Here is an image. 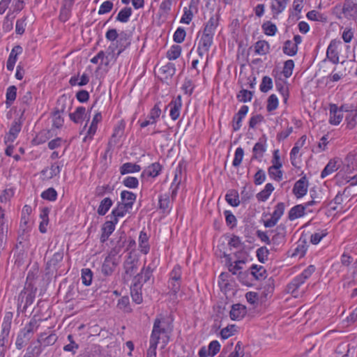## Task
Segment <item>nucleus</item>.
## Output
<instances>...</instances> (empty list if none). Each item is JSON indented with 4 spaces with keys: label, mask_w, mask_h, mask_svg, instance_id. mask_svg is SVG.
Instances as JSON below:
<instances>
[{
    "label": "nucleus",
    "mask_w": 357,
    "mask_h": 357,
    "mask_svg": "<svg viewBox=\"0 0 357 357\" xmlns=\"http://www.w3.org/2000/svg\"><path fill=\"white\" fill-rule=\"evenodd\" d=\"M136 197V195L133 192L127 190H123L121 193V203H123L128 208H132Z\"/></svg>",
    "instance_id": "25"
},
{
    "label": "nucleus",
    "mask_w": 357,
    "mask_h": 357,
    "mask_svg": "<svg viewBox=\"0 0 357 357\" xmlns=\"http://www.w3.org/2000/svg\"><path fill=\"white\" fill-rule=\"evenodd\" d=\"M42 352L40 344L37 345H30L26 349V352L24 357H38Z\"/></svg>",
    "instance_id": "44"
},
{
    "label": "nucleus",
    "mask_w": 357,
    "mask_h": 357,
    "mask_svg": "<svg viewBox=\"0 0 357 357\" xmlns=\"http://www.w3.org/2000/svg\"><path fill=\"white\" fill-rule=\"evenodd\" d=\"M274 235L272 236L271 243L274 245H282L285 242L286 227L284 225H278L275 229L273 230Z\"/></svg>",
    "instance_id": "9"
},
{
    "label": "nucleus",
    "mask_w": 357,
    "mask_h": 357,
    "mask_svg": "<svg viewBox=\"0 0 357 357\" xmlns=\"http://www.w3.org/2000/svg\"><path fill=\"white\" fill-rule=\"evenodd\" d=\"M219 24L218 15H213L211 17L208 22L206 24L203 30L202 35L211 36L213 38L215 31Z\"/></svg>",
    "instance_id": "14"
},
{
    "label": "nucleus",
    "mask_w": 357,
    "mask_h": 357,
    "mask_svg": "<svg viewBox=\"0 0 357 357\" xmlns=\"http://www.w3.org/2000/svg\"><path fill=\"white\" fill-rule=\"evenodd\" d=\"M283 52L290 56H294L298 52L296 44H294L291 40H286L282 48Z\"/></svg>",
    "instance_id": "38"
},
{
    "label": "nucleus",
    "mask_w": 357,
    "mask_h": 357,
    "mask_svg": "<svg viewBox=\"0 0 357 357\" xmlns=\"http://www.w3.org/2000/svg\"><path fill=\"white\" fill-rule=\"evenodd\" d=\"M63 259V250H60L56 252L53 257L51 258L50 261L47 263L46 269L49 271V272L53 271L54 270H56L58 268V265L60 262L62 261Z\"/></svg>",
    "instance_id": "20"
},
{
    "label": "nucleus",
    "mask_w": 357,
    "mask_h": 357,
    "mask_svg": "<svg viewBox=\"0 0 357 357\" xmlns=\"http://www.w3.org/2000/svg\"><path fill=\"white\" fill-rule=\"evenodd\" d=\"M274 190V187L271 183H267L263 190L257 194L256 197L259 201L265 202L271 192Z\"/></svg>",
    "instance_id": "36"
},
{
    "label": "nucleus",
    "mask_w": 357,
    "mask_h": 357,
    "mask_svg": "<svg viewBox=\"0 0 357 357\" xmlns=\"http://www.w3.org/2000/svg\"><path fill=\"white\" fill-rule=\"evenodd\" d=\"M308 181L305 176L298 180L293 188V193L297 198H301L307 194Z\"/></svg>",
    "instance_id": "6"
},
{
    "label": "nucleus",
    "mask_w": 357,
    "mask_h": 357,
    "mask_svg": "<svg viewBox=\"0 0 357 357\" xmlns=\"http://www.w3.org/2000/svg\"><path fill=\"white\" fill-rule=\"evenodd\" d=\"M161 171V165L158 162H155L148 167L146 169H145L142 176L146 174L149 176L156 177L159 175Z\"/></svg>",
    "instance_id": "35"
},
{
    "label": "nucleus",
    "mask_w": 357,
    "mask_h": 357,
    "mask_svg": "<svg viewBox=\"0 0 357 357\" xmlns=\"http://www.w3.org/2000/svg\"><path fill=\"white\" fill-rule=\"evenodd\" d=\"M93 273L89 268H84L82 271V280L84 285L89 286L91 284Z\"/></svg>",
    "instance_id": "54"
},
{
    "label": "nucleus",
    "mask_w": 357,
    "mask_h": 357,
    "mask_svg": "<svg viewBox=\"0 0 357 357\" xmlns=\"http://www.w3.org/2000/svg\"><path fill=\"white\" fill-rule=\"evenodd\" d=\"M251 273L257 280H259L266 278V271L262 266L252 265Z\"/></svg>",
    "instance_id": "46"
},
{
    "label": "nucleus",
    "mask_w": 357,
    "mask_h": 357,
    "mask_svg": "<svg viewBox=\"0 0 357 357\" xmlns=\"http://www.w3.org/2000/svg\"><path fill=\"white\" fill-rule=\"evenodd\" d=\"M166 332L165 328L161 326V321L156 319L154 321L153 328L151 336V340L159 342L160 335Z\"/></svg>",
    "instance_id": "26"
},
{
    "label": "nucleus",
    "mask_w": 357,
    "mask_h": 357,
    "mask_svg": "<svg viewBox=\"0 0 357 357\" xmlns=\"http://www.w3.org/2000/svg\"><path fill=\"white\" fill-rule=\"evenodd\" d=\"M148 236L146 232L142 231L139 237V247L141 248V252L146 254L149 250V246L148 244Z\"/></svg>",
    "instance_id": "42"
},
{
    "label": "nucleus",
    "mask_w": 357,
    "mask_h": 357,
    "mask_svg": "<svg viewBox=\"0 0 357 357\" xmlns=\"http://www.w3.org/2000/svg\"><path fill=\"white\" fill-rule=\"evenodd\" d=\"M340 43V41L332 40L327 48L326 57L334 64H337L339 63V52L337 47Z\"/></svg>",
    "instance_id": "13"
},
{
    "label": "nucleus",
    "mask_w": 357,
    "mask_h": 357,
    "mask_svg": "<svg viewBox=\"0 0 357 357\" xmlns=\"http://www.w3.org/2000/svg\"><path fill=\"white\" fill-rule=\"evenodd\" d=\"M78 79H79L78 75L71 77V78L69 80V84L71 86L78 85L79 86H82L86 85L89 82V76L86 73H84L81 76L79 82H78Z\"/></svg>",
    "instance_id": "40"
},
{
    "label": "nucleus",
    "mask_w": 357,
    "mask_h": 357,
    "mask_svg": "<svg viewBox=\"0 0 357 357\" xmlns=\"http://www.w3.org/2000/svg\"><path fill=\"white\" fill-rule=\"evenodd\" d=\"M68 340L70 343L63 347V350L65 351L72 352L73 354H75L79 348V345L74 341L73 336L71 334L68 335Z\"/></svg>",
    "instance_id": "52"
},
{
    "label": "nucleus",
    "mask_w": 357,
    "mask_h": 357,
    "mask_svg": "<svg viewBox=\"0 0 357 357\" xmlns=\"http://www.w3.org/2000/svg\"><path fill=\"white\" fill-rule=\"evenodd\" d=\"M32 211L31 207L29 205H25L22 211V217L20 220V228L25 231L27 228V224L29 221V215Z\"/></svg>",
    "instance_id": "29"
},
{
    "label": "nucleus",
    "mask_w": 357,
    "mask_h": 357,
    "mask_svg": "<svg viewBox=\"0 0 357 357\" xmlns=\"http://www.w3.org/2000/svg\"><path fill=\"white\" fill-rule=\"evenodd\" d=\"M330 114V123L333 125H338L342 119V115L337 114V107L336 105H333L331 106Z\"/></svg>",
    "instance_id": "39"
},
{
    "label": "nucleus",
    "mask_w": 357,
    "mask_h": 357,
    "mask_svg": "<svg viewBox=\"0 0 357 357\" xmlns=\"http://www.w3.org/2000/svg\"><path fill=\"white\" fill-rule=\"evenodd\" d=\"M273 87L272 79L268 76H264L262 78L261 83L260 84V90L261 92L266 93Z\"/></svg>",
    "instance_id": "57"
},
{
    "label": "nucleus",
    "mask_w": 357,
    "mask_h": 357,
    "mask_svg": "<svg viewBox=\"0 0 357 357\" xmlns=\"http://www.w3.org/2000/svg\"><path fill=\"white\" fill-rule=\"evenodd\" d=\"M132 15V9L130 7L123 8L117 15L116 20L121 22H127Z\"/></svg>",
    "instance_id": "48"
},
{
    "label": "nucleus",
    "mask_w": 357,
    "mask_h": 357,
    "mask_svg": "<svg viewBox=\"0 0 357 357\" xmlns=\"http://www.w3.org/2000/svg\"><path fill=\"white\" fill-rule=\"evenodd\" d=\"M315 267L313 265L307 266L301 274L296 276L291 283L287 286L288 290L294 292L298 287L303 284L307 279H308L312 274L314 272Z\"/></svg>",
    "instance_id": "2"
},
{
    "label": "nucleus",
    "mask_w": 357,
    "mask_h": 357,
    "mask_svg": "<svg viewBox=\"0 0 357 357\" xmlns=\"http://www.w3.org/2000/svg\"><path fill=\"white\" fill-rule=\"evenodd\" d=\"M236 331V326L235 325H229L221 330L220 336L222 339L225 340L233 335Z\"/></svg>",
    "instance_id": "56"
},
{
    "label": "nucleus",
    "mask_w": 357,
    "mask_h": 357,
    "mask_svg": "<svg viewBox=\"0 0 357 357\" xmlns=\"http://www.w3.org/2000/svg\"><path fill=\"white\" fill-rule=\"evenodd\" d=\"M22 128V123L20 119L15 120L11 127L9 130V132L5 135L4 142L5 144L12 143L17 138L18 133L20 132Z\"/></svg>",
    "instance_id": "10"
},
{
    "label": "nucleus",
    "mask_w": 357,
    "mask_h": 357,
    "mask_svg": "<svg viewBox=\"0 0 357 357\" xmlns=\"http://www.w3.org/2000/svg\"><path fill=\"white\" fill-rule=\"evenodd\" d=\"M113 202L109 197L104 198L100 203L97 213L100 215H105L112 206Z\"/></svg>",
    "instance_id": "32"
},
{
    "label": "nucleus",
    "mask_w": 357,
    "mask_h": 357,
    "mask_svg": "<svg viewBox=\"0 0 357 357\" xmlns=\"http://www.w3.org/2000/svg\"><path fill=\"white\" fill-rule=\"evenodd\" d=\"M213 38L211 36L201 35L198 43L197 52L202 57L206 52H208L213 44Z\"/></svg>",
    "instance_id": "12"
},
{
    "label": "nucleus",
    "mask_w": 357,
    "mask_h": 357,
    "mask_svg": "<svg viewBox=\"0 0 357 357\" xmlns=\"http://www.w3.org/2000/svg\"><path fill=\"white\" fill-rule=\"evenodd\" d=\"M130 45V36L125 31H121L119 33V37L115 43L112 44L113 46L118 50L117 55H119Z\"/></svg>",
    "instance_id": "7"
},
{
    "label": "nucleus",
    "mask_w": 357,
    "mask_h": 357,
    "mask_svg": "<svg viewBox=\"0 0 357 357\" xmlns=\"http://www.w3.org/2000/svg\"><path fill=\"white\" fill-rule=\"evenodd\" d=\"M285 84L286 82L282 80L275 82L276 89L283 96L284 102L287 100L289 97V89Z\"/></svg>",
    "instance_id": "49"
},
{
    "label": "nucleus",
    "mask_w": 357,
    "mask_h": 357,
    "mask_svg": "<svg viewBox=\"0 0 357 357\" xmlns=\"http://www.w3.org/2000/svg\"><path fill=\"white\" fill-rule=\"evenodd\" d=\"M289 0H273L271 10L275 15L282 13L286 8Z\"/></svg>",
    "instance_id": "34"
},
{
    "label": "nucleus",
    "mask_w": 357,
    "mask_h": 357,
    "mask_svg": "<svg viewBox=\"0 0 357 357\" xmlns=\"http://www.w3.org/2000/svg\"><path fill=\"white\" fill-rule=\"evenodd\" d=\"M181 53V47L178 45H173L167 52V56L169 60H174L178 58Z\"/></svg>",
    "instance_id": "50"
},
{
    "label": "nucleus",
    "mask_w": 357,
    "mask_h": 357,
    "mask_svg": "<svg viewBox=\"0 0 357 357\" xmlns=\"http://www.w3.org/2000/svg\"><path fill=\"white\" fill-rule=\"evenodd\" d=\"M66 100V98L64 96L60 98L57 101L58 105H59L61 102H65ZM65 107V104L63 103L61 107L57 108L52 114L53 126L56 128H59L63 126V119L61 117V113H63L64 112Z\"/></svg>",
    "instance_id": "8"
},
{
    "label": "nucleus",
    "mask_w": 357,
    "mask_h": 357,
    "mask_svg": "<svg viewBox=\"0 0 357 357\" xmlns=\"http://www.w3.org/2000/svg\"><path fill=\"white\" fill-rule=\"evenodd\" d=\"M142 284L137 282V284H132L130 287V294L132 298L135 303L139 304L142 302Z\"/></svg>",
    "instance_id": "24"
},
{
    "label": "nucleus",
    "mask_w": 357,
    "mask_h": 357,
    "mask_svg": "<svg viewBox=\"0 0 357 357\" xmlns=\"http://www.w3.org/2000/svg\"><path fill=\"white\" fill-rule=\"evenodd\" d=\"M264 33L268 36H274L277 32V26L275 24L269 21L264 22L262 25Z\"/></svg>",
    "instance_id": "58"
},
{
    "label": "nucleus",
    "mask_w": 357,
    "mask_h": 357,
    "mask_svg": "<svg viewBox=\"0 0 357 357\" xmlns=\"http://www.w3.org/2000/svg\"><path fill=\"white\" fill-rule=\"evenodd\" d=\"M248 112V107L243 105L238 112L233 118V130H238L241 127V121Z\"/></svg>",
    "instance_id": "21"
},
{
    "label": "nucleus",
    "mask_w": 357,
    "mask_h": 357,
    "mask_svg": "<svg viewBox=\"0 0 357 357\" xmlns=\"http://www.w3.org/2000/svg\"><path fill=\"white\" fill-rule=\"evenodd\" d=\"M152 273L153 268L150 266H148L146 268L144 267L141 272L135 276L132 284H137V282L138 281L139 284L143 285L144 283L150 280L152 276Z\"/></svg>",
    "instance_id": "17"
},
{
    "label": "nucleus",
    "mask_w": 357,
    "mask_h": 357,
    "mask_svg": "<svg viewBox=\"0 0 357 357\" xmlns=\"http://www.w3.org/2000/svg\"><path fill=\"white\" fill-rule=\"evenodd\" d=\"M130 209L124 204L118 202L116 206L112 211L111 219L114 220V222H118L119 218L123 217Z\"/></svg>",
    "instance_id": "22"
},
{
    "label": "nucleus",
    "mask_w": 357,
    "mask_h": 357,
    "mask_svg": "<svg viewBox=\"0 0 357 357\" xmlns=\"http://www.w3.org/2000/svg\"><path fill=\"white\" fill-rule=\"evenodd\" d=\"M102 120V115L100 112H98L95 114L93 116V119L92 120V122L91 123V126L88 130V135L90 136V138L92 137V136L96 133L97 130V125L98 123L101 121Z\"/></svg>",
    "instance_id": "43"
},
{
    "label": "nucleus",
    "mask_w": 357,
    "mask_h": 357,
    "mask_svg": "<svg viewBox=\"0 0 357 357\" xmlns=\"http://www.w3.org/2000/svg\"><path fill=\"white\" fill-rule=\"evenodd\" d=\"M161 114V109L159 107L158 104H155L154 107L151 109L149 115L148 116V119L140 123V126L142 128H145L149 125L153 124L156 122L157 119L159 118Z\"/></svg>",
    "instance_id": "18"
},
{
    "label": "nucleus",
    "mask_w": 357,
    "mask_h": 357,
    "mask_svg": "<svg viewBox=\"0 0 357 357\" xmlns=\"http://www.w3.org/2000/svg\"><path fill=\"white\" fill-rule=\"evenodd\" d=\"M181 181V169L180 167H178L176 169L174 181H173L171 188H170L172 189V197H174L176 195L177 190L180 185Z\"/></svg>",
    "instance_id": "31"
},
{
    "label": "nucleus",
    "mask_w": 357,
    "mask_h": 357,
    "mask_svg": "<svg viewBox=\"0 0 357 357\" xmlns=\"http://www.w3.org/2000/svg\"><path fill=\"white\" fill-rule=\"evenodd\" d=\"M116 267V263L110 256H107L102 264L101 271L105 276L112 274Z\"/></svg>",
    "instance_id": "23"
},
{
    "label": "nucleus",
    "mask_w": 357,
    "mask_h": 357,
    "mask_svg": "<svg viewBox=\"0 0 357 357\" xmlns=\"http://www.w3.org/2000/svg\"><path fill=\"white\" fill-rule=\"evenodd\" d=\"M225 199L232 206H238L240 204L238 194L236 190L228 192L225 196Z\"/></svg>",
    "instance_id": "47"
},
{
    "label": "nucleus",
    "mask_w": 357,
    "mask_h": 357,
    "mask_svg": "<svg viewBox=\"0 0 357 357\" xmlns=\"http://www.w3.org/2000/svg\"><path fill=\"white\" fill-rule=\"evenodd\" d=\"M294 68V62L293 60L289 59L284 62L282 70V74L286 78H289L293 72Z\"/></svg>",
    "instance_id": "53"
},
{
    "label": "nucleus",
    "mask_w": 357,
    "mask_h": 357,
    "mask_svg": "<svg viewBox=\"0 0 357 357\" xmlns=\"http://www.w3.org/2000/svg\"><path fill=\"white\" fill-rule=\"evenodd\" d=\"M344 170L347 173H351L355 169H356L357 161L355 159L354 155L349 153L344 158Z\"/></svg>",
    "instance_id": "30"
},
{
    "label": "nucleus",
    "mask_w": 357,
    "mask_h": 357,
    "mask_svg": "<svg viewBox=\"0 0 357 357\" xmlns=\"http://www.w3.org/2000/svg\"><path fill=\"white\" fill-rule=\"evenodd\" d=\"M117 222H114V220L113 219L105 222L102 227V231L106 233V238H109L110 234L114 231L115 225Z\"/></svg>",
    "instance_id": "55"
},
{
    "label": "nucleus",
    "mask_w": 357,
    "mask_h": 357,
    "mask_svg": "<svg viewBox=\"0 0 357 357\" xmlns=\"http://www.w3.org/2000/svg\"><path fill=\"white\" fill-rule=\"evenodd\" d=\"M305 206L302 204L296 205L291 208L289 212L288 218L290 220H294L301 218L305 214Z\"/></svg>",
    "instance_id": "28"
},
{
    "label": "nucleus",
    "mask_w": 357,
    "mask_h": 357,
    "mask_svg": "<svg viewBox=\"0 0 357 357\" xmlns=\"http://www.w3.org/2000/svg\"><path fill=\"white\" fill-rule=\"evenodd\" d=\"M123 268L125 273L123 275V279L125 282H128L137 271L138 260L133 258L130 254L123 263Z\"/></svg>",
    "instance_id": "3"
},
{
    "label": "nucleus",
    "mask_w": 357,
    "mask_h": 357,
    "mask_svg": "<svg viewBox=\"0 0 357 357\" xmlns=\"http://www.w3.org/2000/svg\"><path fill=\"white\" fill-rule=\"evenodd\" d=\"M35 298V291L32 289H29V287H25L19 295L18 302L21 303L24 302L23 310H25L29 305H31Z\"/></svg>",
    "instance_id": "11"
},
{
    "label": "nucleus",
    "mask_w": 357,
    "mask_h": 357,
    "mask_svg": "<svg viewBox=\"0 0 357 357\" xmlns=\"http://www.w3.org/2000/svg\"><path fill=\"white\" fill-rule=\"evenodd\" d=\"M44 335L41 333L40 337L38 339V343L41 344V342H44L45 346L53 345L57 340V336L54 333H51L47 337H44Z\"/></svg>",
    "instance_id": "45"
},
{
    "label": "nucleus",
    "mask_w": 357,
    "mask_h": 357,
    "mask_svg": "<svg viewBox=\"0 0 357 357\" xmlns=\"http://www.w3.org/2000/svg\"><path fill=\"white\" fill-rule=\"evenodd\" d=\"M252 96L253 92L245 89H242L237 95V98L241 102H246L252 100Z\"/></svg>",
    "instance_id": "61"
},
{
    "label": "nucleus",
    "mask_w": 357,
    "mask_h": 357,
    "mask_svg": "<svg viewBox=\"0 0 357 357\" xmlns=\"http://www.w3.org/2000/svg\"><path fill=\"white\" fill-rule=\"evenodd\" d=\"M114 187L109 185L98 186L96 189V195L97 197H103L107 193H112Z\"/></svg>",
    "instance_id": "62"
},
{
    "label": "nucleus",
    "mask_w": 357,
    "mask_h": 357,
    "mask_svg": "<svg viewBox=\"0 0 357 357\" xmlns=\"http://www.w3.org/2000/svg\"><path fill=\"white\" fill-rule=\"evenodd\" d=\"M244 155V151L241 147H238L236 149L235 153H234V158L232 162V165L234 167H238L243 158Z\"/></svg>",
    "instance_id": "59"
},
{
    "label": "nucleus",
    "mask_w": 357,
    "mask_h": 357,
    "mask_svg": "<svg viewBox=\"0 0 357 357\" xmlns=\"http://www.w3.org/2000/svg\"><path fill=\"white\" fill-rule=\"evenodd\" d=\"M41 197L44 199L54 201L56 199L57 192L53 188H50L42 193Z\"/></svg>",
    "instance_id": "64"
},
{
    "label": "nucleus",
    "mask_w": 357,
    "mask_h": 357,
    "mask_svg": "<svg viewBox=\"0 0 357 357\" xmlns=\"http://www.w3.org/2000/svg\"><path fill=\"white\" fill-rule=\"evenodd\" d=\"M342 13L348 20L357 19V0H345Z\"/></svg>",
    "instance_id": "4"
},
{
    "label": "nucleus",
    "mask_w": 357,
    "mask_h": 357,
    "mask_svg": "<svg viewBox=\"0 0 357 357\" xmlns=\"http://www.w3.org/2000/svg\"><path fill=\"white\" fill-rule=\"evenodd\" d=\"M255 52L259 55H266L269 51V44L266 40H259L254 46Z\"/></svg>",
    "instance_id": "33"
},
{
    "label": "nucleus",
    "mask_w": 357,
    "mask_h": 357,
    "mask_svg": "<svg viewBox=\"0 0 357 357\" xmlns=\"http://www.w3.org/2000/svg\"><path fill=\"white\" fill-rule=\"evenodd\" d=\"M269 250L266 247H261L257 250V257L259 261L261 263H264L268 259Z\"/></svg>",
    "instance_id": "63"
},
{
    "label": "nucleus",
    "mask_w": 357,
    "mask_h": 357,
    "mask_svg": "<svg viewBox=\"0 0 357 357\" xmlns=\"http://www.w3.org/2000/svg\"><path fill=\"white\" fill-rule=\"evenodd\" d=\"M181 105V98L180 96L172 100L168 105L167 107L169 108V115L172 120L175 121L179 117Z\"/></svg>",
    "instance_id": "15"
},
{
    "label": "nucleus",
    "mask_w": 357,
    "mask_h": 357,
    "mask_svg": "<svg viewBox=\"0 0 357 357\" xmlns=\"http://www.w3.org/2000/svg\"><path fill=\"white\" fill-rule=\"evenodd\" d=\"M141 170V167L139 165L132 162H126L123 164L119 169L121 175H125L130 173L139 172Z\"/></svg>",
    "instance_id": "27"
},
{
    "label": "nucleus",
    "mask_w": 357,
    "mask_h": 357,
    "mask_svg": "<svg viewBox=\"0 0 357 357\" xmlns=\"http://www.w3.org/2000/svg\"><path fill=\"white\" fill-rule=\"evenodd\" d=\"M340 159L337 158L330 160L326 166L322 170L321 173V177L324 178L327 176L337 171L340 167Z\"/></svg>",
    "instance_id": "16"
},
{
    "label": "nucleus",
    "mask_w": 357,
    "mask_h": 357,
    "mask_svg": "<svg viewBox=\"0 0 357 357\" xmlns=\"http://www.w3.org/2000/svg\"><path fill=\"white\" fill-rule=\"evenodd\" d=\"M284 207L285 206L284 203H278L275 207V210L271 215V218L264 221V226L266 227H274L277 224L281 216L283 215L284 211Z\"/></svg>",
    "instance_id": "5"
},
{
    "label": "nucleus",
    "mask_w": 357,
    "mask_h": 357,
    "mask_svg": "<svg viewBox=\"0 0 357 357\" xmlns=\"http://www.w3.org/2000/svg\"><path fill=\"white\" fill-rule=\"evenodd\" d=\"M246 313V307L241 304L237 303L231 306L229 316L232 320H240L245 317Z\"/></svg>",
    "instance_id": "19"
},
{
    "label": "nucleus",
    "mask_w": 357,
    "mask_h": 357,
    "mask_svg": "<svg viewBox=\"0 0 357 357\" xmlns=\"http://www.w3.org/2000/svg\"><path fill=\"white\" fill-rule=\"evenodd\" d=\"M39 327L38 320L33 317L29 323L20 332L16 340V347L21 349L24 344L31 338L34 332Z\"/></svg>",
    "instance_id": "1"
},
{
    "label": "nucleus",
    "mask_w": 357,
    "mask_h": 357,
    "mask_svg": "<svg viewBox=\"0 0 357 357\" xmlns=\"http://www.w3.org/2000/svg\"><path fill=\"white\" fill-rule=\"evenodd\" d=\"M278 106V100L275 94L271 95L267 100L266 109L268 112H272L277 109Z\"/></svg>",
    "instance_id": "60"
},
{
    "label": "nucleus",
    "mask_w": 357,
    "mask_h": 357,
    "mask_svg": "<svg viewBox=\"0 0 357 357\" xmlns=\"http://www.w3.org/2000/svg\"><path fill=\"white\" fill-rule=\"evenodd\" d=\"M266 151V146L265 144L261 143V142H257L253 149V155L252 157V159H260L263 157L264 153Z\"/></svg>",
    "instance_id": "37"
},
{
    "label": "nucleus",
    "mask_w": 357,
    "mask_h": 357,
    "mask_svg": "<svg viewBox=\"0 0 357 357\" xmlns=\"http://www.w3.org/2000/svg\"><path fill=\"white\" fill-rule=\"evenodd\" d=\"M86 109L84 107H78L75 112L70 113L69 116L71 121L77 123L82 120L84 115L85 114Z\"/></svg>",
    "instance_id": "41"
},
{
    "label": "nucleus",
    "mask_w": 357,
    "mask_h": 357,
    "mask_svg": "<svg viewBox=\"0 0 357 357\" xmlns=\"http://www.w3.org/2000/svg\"><path fill=\"white\" fill-rule=\"evenodd\" d=\"M10 329V323H3V328L2 332L0 337V346L3 347L5 345V343L8 341L7 338L9 335Z\"/></svg>",
    "instance_id": "51"
}]
</instances>
